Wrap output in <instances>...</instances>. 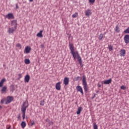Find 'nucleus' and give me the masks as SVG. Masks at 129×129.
Masks as SVG:
<instances>
[{
    "label": "nucleus",
    "mask_w": 129,
    "mask_h": 129,
    "mask_svg": "<svg viewBox=\"0 0 129 129\" xmlns=\"http://www.w3.org/2000/svg\"><path fill=\"white\" fill-rule=\"evenodd\" d=\"M29 106V103L28 101H25L23 103V105L21 106V111L22 112V117L23 119H24L26 117V110Z\"/></svg>",
    "instance_id": "f257e3e1"
},
{
    "label": "nucleus",
    "mask_w": 129,
    "mask_h": 129,
    "mask_svg": "<svg viewBox=\"0 0 129 129\" xmlns=\"http://www.w3.org/2000/svg\"><path fill=\"white\" fill-rule=\"evenodd\" d=\"M82 85L84 86L85 91H88V89L87 88V82H86V77L85 76H83Z\"/></svg>",
    "instance_id": "f03ea898"
},
{
    "label": "nucleus",
    "mask_w": 129,
    "mask_h": 129,
    "mask_svg": "<svg viewBox=\"0 0 129 129\" xmlns=\"http://www.w3.org/2000/svg\"><path fill=\"white\" fill-rule=\"evenodd\" d=\"M18 76H19V79L22 78V74H19L18 75Z\"/></svg>",
    "instance_id": "c9c22d12"
},
{
    "label": "nucleus",
    "mask_w": 129,
    "mask_h": 129,
    "mask_svg": "<svg viewBox=\"0 0 129 129\" xmlns=\"http://www.w3.org/2000/svg\"><path fill=\"white\" fill-rule=\"evenodd\" d=\"M93 127H94V129H97V125L96 124V123H94Z\"/></svg>",
    "instance_id": "2f4dec72"
},
{
    "label": "nucleus",
    "mask_w": 129,
    "mask_h": 129,
    "mask_svg": "<svg viewBox=\"0 0 129 129\" xmlns=\"http://www.w3.org/2000/svg\"><path fill=\"white\" fill-rule=\"evenodd\" d=\"M21 125L22 126L23 128H24L26 126V122L25 121H23L21 123Z\"/></svg>",
    "instance_id": "a878e982"
},
{
    "label": "nucleus",
    "mask_w": 129,
    "mask_h": 129,
    "mask_svg": "<svg viewBox=\"0 0 129 129\" xmlns=\"http://www.w3.org/2000/svg\"><path fill=\"white\" fill-rule=\"evenodd\" d=\"M49 124H53V122L52 121L49 122Z\"/></svg>",
    "instance_id": "ea45409f"
},
{
    "label": "nucleus",
    "mask_w": 129,
    "mask_h": 129,
    "mask_svg": "<svg viewBox=\"0 0 129 129\" xmlns=\"http://www.w3.org/2000/svg\"><path fill=\"white\" fill-rule=\"evenodd\" d=\"M17 30V28L15 27H11L9 28L8 29V33L9 34H14V32H15Z\"/></svg>",
    "instance_id": "39448f33"
},
{
    "label": "nucleus",
    "mask_w": 129,
    "mask_h": 129,
    "mask_svg": "<svg viewBox=\"0 0 129 129\" xmlns=\"http://www.w3.org/2000/svg\"><path fill=\"white\" fill-rule=\"evenodd\" d=\"M115 31L116 33H119V27H118V26H116L115 28Z\"/></svg>",
    "instance_id": "b1692460"
},
{
    "label": "nucleus",
    "mask_w": 129,
    "mask_h": 129,
    "mask_svg": "<svg viewBox=\"0 0 129 129\" xmlns=\"http://www.w3.org/2000/svg\"><path fill=\"white\" fill-rule=\"evenodd\" d=\"M126 87L124 86H121V89H123V90H125Z\"/></svg>",
    "instance_id": "f704fd0d"
},
{
    "label": "nucleus",
    "mask_w": 129,
    "mask_h": 129,
    "mask_svg": "<svg viewBox=\"0 0 129 129\" xmlns=\"http://www.w3.org/2000/svg\"><path fill=\"white\" fill-rule=\"evenodd\" d=\"M31 124L32 126L35 125V121H34V120L31 121Z\"/></svg>",
    "instance_id": "473e14b6"
},
{
    "label": "nucleus",
    "mask_w": 129,
    "mask_h": 129,
    "mask_svg": "<svg viewBox=\"0 0 129 129\" xmlns=\"http://www.w3.org/2000/svg\"><path fill=\"white\" fill-rule=\"evenodd\" d=\"M98 87H101V85H98Z\"/></svg>",
    "instance_id": "c03bdc74"
},
{
    "label": "nucleus",
    "mask_w": 129,
    "mask_h": 129,
    "mask_svg": "<svg viewBox=\"0 0 129 129\" xmlns=\"http://www.w3.org/2000/svg\"><path fill=\"white\" fill-rule=\"evenodd\" d=\"M1 103L3 104L4 103V100H2L1 101Z\"/></svg>",
    "instance_id": "58836bf2"
},
{
    "label": "nucleus",
    "mask_w": 129,
    "mask_h": 129,
    "mask_svg": "<svg viewBox=\"0 0 129 129\" xmlns=\"http://www.w3.org/2000/svg\"><path fill=\"white\" fill-rule=\"evenodd\" d=\"M6 82V79H3L1 80L0 82V87H3V86L4 85V83Z\"/></svg>",
    "instance_id": "6ab92c4d"
},
{
    "label": "nucleus",
    "mask_w": 129,
    "mask_h": 129,
    "mask_svg": "<svg viewBox=\"0 0 129 129\" xmlns=\"http://www.w3.org/2000/svg\"><path fill=\"white\" fill-rule=\"evenodd\" d=\"M24 62L25 64H30L31 63V61H30V59L26 58L25 59Z\"/></svg>",
    "instance_id": "5701e85b"
},
{
    "label": "nucleus",
    "mask_w": 129,
    "mask_h": 129,
    "mask_svg": "<svg viewBox=\"0 0 129 129\" xmlns=\"http://www.w3.org/2000/svg\"><path fill=\"white\" fill-rule=\"evenodd\" d=\"M56 90H61V82H58L55 85Z\"/></svg>",
    "instance_id": "1a4fd4ad"
},
{
    "label": "nucleus",
    "mask_w": 129,
    "mask_h": 129,
    "mask_svg": "<svg viewBox=\"0 0 129 129\" xmlns=\"http://www.w3.org/2000/svg\"><path fill=\"white\" fill-rule=\"evenodd\" d=\"M125 55V50L121 49L120 51V56H121V57H124Z\"/></svg>",
    "instance_id": "ddd939ff"
},
{
    "label": "nucleus",
    "mask_w": 129,
    "mask_h": 129,
    "mask_svg": "<svg viewBox=\"0 0 129 129\" xmlns=\"http://www.w3.org/2000/svg\"><path fill=\"white\" fill-rule=\"evenodd\" d=\"M16 47H18V48H19V49H22V45L20 43H18L16 45Z\"/></svg>",
    "instance_id": "c85d7f7f"
},
{
    "label": "nucleus",
    "mask_w": 129,
    "mask_h": 129,
    "mask_svg": "<svg viewBox=\"0 0 129 129\" xmlns=\"http://www.w3.org/2000/svg\"><path fill=\"white\" fill-rule=\"evenodd\" d=\"M25 51L26 54L29 53L31 51V47H30V46H26Z\"/></svg>",
    "instance_id": "2eb2a0df"
},
{
    "label": "nucleus",
    "mask_w": 129,
    "mask_h": 129,
    "mask_svg": "<svg viewBox=\"0 0 129 129\" xmlns=\"http://www.w3.org/2000/svg\"><path fill=\"white\" fill-rule=\"evenodd\" d=\"M89 3H91V4H93L94 2H95V0H89Z\"/></svg>",
    "instance_id": "72a5a7b5"
},
{
    "label": "nucleus",
    "mask_w": 129,
    "mask_h": 129,
    "mask_svg": "<svg viewBox=\"0 0 129 129\" xmlns=\"http://www.w3.org/2000/svg\"><path fill=\"white\" fill-rule=\"evenodd\" d=\"M78 13H75L74 14H73L72 15V18H76V17H78Z\"/></svg>",
    "instance_id": "cd10ccee"
},
{
    "label": "nucleus",
    "mask_w": 129,
    "mask_h": 129,
    "mask_svg": "<svg viewBox=\"0 0 129 129\" xmlns=\"http://www.w3.org/2000/svg\"><path fill=\"white\" fill-rule=\"evenodd\" d=\"M108 48L109 51H112V50H113V48L112 47V46L110 45L108 46Z\"/></svg>",
    "instance_id": "7c9ffc66"
},
{
    "label": "nucleus",
    "mask_w": 129,
    "mask_h": 129,
    "mask_svg": "<svg viewBox=\"0 0 129 129\" xmlns=\"http://www.w3.org/2000/svg\"><path fill=\"white\" fill-rule=\"evenodd\" d=\"M124 34H129V27L124 31Z\"/></svg>",
    "instance_id": "bb28decb"
},
{
    "label": "nucleus",
    "mask_w": 129,
    "mask_h": 129,
    "mask_svg": "<svg viewBox=\"0 0 129 129\" xmlns=\"http://www.w3.org/2000/svg\"><path fill=\"white\" fill-rule=\"evenodd\" d=\"M103 38V34H102V33H101L99 36L98 39L100 41L102 40Z\"/></svg>",
    "instance_id": "393cba45"
},
{
    "label": "nucleus",
    "mask_w": 129,
    "mask_h": 129,
    "mask_svg": "<svg viewBox=\"0 0 129 129\" xmlns=\"http://www.w3.org/2000/svg\"><path fill=\"white\" fill-rule=\"evenodd\" d=\"M85 15L87 17H89V16H91V10L90 9H88L85 12Z\"/></svg>",
    "instance_id": "9b49d317"
},
{
    "label": "nucleus",
    "mask_w": 129,
    "mask_h": 129,
    "mask_svg": "<svg viewBox=\"0 0 129 129\" xmlns=\"http://www.w3.org/2000/svg\"><path fill=\"white\" fill-rule=\"evenodd\" d=\"M78 61H79V64H81V62H82V59H81V57L80 55L78 56Z\"/></svg>",
    "instance_id": "4be33fe9"
},
{
    "label": "nucleus",
    "mask_w": 129,
    "mask_h": 129,
    "mask_svg": "<svg viewBox=\"0 0 129 129\" xmlns=\"http://www.w3.org/2000/svg\"><path fill=\"white\" fill-rule=\"evenodd\" d=\"M7 86L3 87L1 90L2 93H5V92H6V91H7Z\"/></svg>",
    "instance_id": "aec40b11"
},
{
    "label": "nucleus",
    "mask_w": 129,
    "mask_h": 129,
    "mask_svg": "<svg viewBox=\"0 0 129 129\" xmlns=\"http://www.w3.org/2000/svg\"><path fill=\"white\" fill-rule=\"evenodd\" d=\"M30 77L29 76V75H27L24 78V82L29 83V82L30 81Z\"/></svg>",
    "instance_id": "9d476101"
},
{
    "label": "nucleus",
    "mask_w": 129,
    "mask_h": 129,
    "mask_svg": "<svg viewBox=\"0 0 129 129\" xmlns=\"http://www.w3.org/2000/svg\"><path fill=\"white\" fill-rule=\"evenodd\" d=\"M71 53L73 55V56L74 57V60H75L76 58H77L78 57V56H79V54H78V52H75L74 51H72Z\"/></svg>",
    "instance_id": "6e6552de"
},
{
    "label": "nucleus",
    "mask_w": 129,
    "mask_h": 129,
    "mask_svg": "<svg viewBox=\"0 0 129 129\" xmlns=\"http://www.w3.org/2000/svg\"><path fill=\"white\" fill-rule=\"evenodd\" d=\"M63 83L65 85H68L69 84V78L66 77L64 79Z\"/></svg>",
    "instance_id": "f8f14e48"
},
{
    "label": "nucleus",
    "mask_w": 129,
    "mask_h": 129,
    "mask_svg": "<svg viewBox=\"0 0 129 129\" xmlns=\"http://www.w3.org/2000/svg\"><path fill=\"white\" fill-rule=\"evenodd\" d=\"M16 9H19V7L18 6V4H16Z\"/></svg>",
    "instance_id": "a19ab883"
},
{
    "label": "nucleus",
    "mask_w": 129,
    "mask_h": 129,
    "mask_svg": "<svg viewBox=\"0 0 129 129\" xmlns=\"http://www.w3.org/2000/svg\"><path fill=\"white\" fill-rule=\"evenodd\" d=\"M111 81H112L111 79H109V80H105L104 81V84H110V83H111Z\"/></svg>",
    "instance_id": "dca6fc26"
},
{
    "label": "nucleus",
    "mask_w": 129,
    "mask_h": 129,
    "mask_svg": "<svg viewBox=\"0 0 129 129\" xmlns=\"http://www.w3.org/2000/svg\"><path fill=\"white\" fill-rule=\"evenodd\" d=\"M17 21L16 20H13L12 22V26L13 27V28H15V29H17Z\"/></svg>",
    "instance_id": "4468645a"
},
{
    "label": "nucleus",
    "mask_w": 129,
    "mask_h": 129,
    "mask_svg": "<svg viewBox=\"0 0 129 129\" xmlns=\"http://www.w3.org/2000/svg\"><path fill=\"white\" fill-rule=\"evenodd\" d=\"M69 47L71 52L74 51V47L73 46V44L70 43Z\"/></svg>",
    "instance_id": "a211bd4d"
},
{
    "label": "nucleus",
    "mask_w": 129,
    "mask_h": 129,
    "mask_svg": "<svg viewBox=\"0 0 129 129\" xmlns=\"http://www.w3.org/2000/svg\"><path fill=\"white\" fill-rule=\"evenodd\" d=\"M14 100V97L13 96H8L7 97V100L6 101V104H8L11 103Z\"/></svg>",
    "instance_id": "20e7f679"
},
{
    "label": "nucleus",
    "mask_w": 129,
    "mask_h": 129,
    "mask_svg": "<svg viewBox=\"0 0 129 129\" xmlns=\"http://www.w3.org/2000/svg\"><path fill=\"white\" fill-rule=\"evenodd\" d=\"M41 48H44V45H42L41 46Z\"/></svg>",
    "instance_id": "79ce46f5"
},
{
    "label": "nucleus",
    "mask_w": 129,
    "mask_h": 129,
    "mask_svg": "<svg viewBox=\"0 0 129 129\" xmlns=\"http://www.w3.org/2000/svg\"><path fill=\"white\" fill-rule=\"evenodd\" d=\"M5 18L8 19V20H12L13 19H15V16H14V14H13V13H9L5 16Z\"/></svg>",
    "instance_id": "7ed1b4c3"
},
{
    "label": "nucleus",
    "mask_w": 129,
    "mask_h": 129,
    "mask_svg": "<svg viewBox=\"0 0 129 129\" xmlns=\"http://www.w3.org/2000/svg\"><path fill=\"white\" fill-rule=\"evenodd\" d=\"M40 104L43 106L45 104V100H43L42 101H41Z\"/></svg>",
    "instance_id": "c756f323"
},
{
    "label": "nucleus",
    "mask_w": 129,
    "mask_h": 129,
    "mask_svg": "<svg viewBox=\"0 0 129 129\" xmlns=\"http://www.w3.org/2000/svg\"><path fill=\"white\" fill-rule=\"evenodd\" d=\"M29 1H30V2H33L34 0H29Z\"/></svg>",
    "instance_id": "37998d69"
},
{
    "label": "nucleus",
    "mask_w": 129,
    "mask_h": 129,
    "mask_svg": "<svg viewBox=\"0 0 129 129\" xmlns=\"http://www.w3.org/2000/svg\"><path fill=\"white\" fill-rule=\"evenodd\" d=\"M0 108H2V106H0Z\"/></svg>",
    "instance_id": "a18cd8bd"
},
{
    "label": "nucleus",
    "mask_w": 129,
    "mask_h": 129,
    "mask_svg": "<svg viewBox=\"0 0 129 129\" xmlns=\"http://www.w3.org/2000/svg\"><path fill=\"white\" fill-rule=\"evenodd\" d=\"M43 30H41L37 34V37H38L39 38H42L43 37Z\"/></svg>",
    "instance_id": "f3484780"
},
{
    "label": "nucleus",
    "mask_w": 129,
    "mask_h": 129,
    "mask_svg": "<svg viewBox=\"0 0 129 129\" xmlns=\"http://www.w3.org/2000/svg\"><path fill=\"white\" fill-rule=\"evenodd\" d=\"M78 78H79V77H78Z\"/></svg>",
    "instance_id": "49530a36"
},
{
    "label": "nucleus",
    "mask_w": 129,
    "mask_h": 129,
    "mask_svg": "<svg viewBox=\"0 0 129 129\" xmlns=\"http://www.w3.org/2000/svg\"><path fill=\"white\" fill-rule=\"evenodd\" d=\"M124 41L125 44L129 43V35H126L124 37Z\"/></svg>",
    "instance_id": "423d86ee"
},
{
    "label": "nucleus",
    "mask_w": 129,
    "mask_h": 129,
    "mask_svg": "<svg viewBox=\"0 0 129 129\" xmlns=\"http://www.w3.org/2000/svg\"><path fill=\"white\" fill-rule=\"evenodd\" d=\"M81 67H83V64H82V61H81V63H80Z\"/></svg>",
    "instance_id": "e433bc0d"
},
{
    "label": "nucleus",
    "mask_w": 129,
    "mask_h": 129,
    "mask_svg": "<svg viewBox=\"0 0 129 129\" xmlns=\"http://www.w3.org/2000/svg\"><path fill=\"white\" fill-rule=\"evenodd\" d=\"M81 111H82V107H80L78 109V111H77V114H79L81 112Z\"/></svg>",
    "instance_id": "412c9836"
},
{
    "label": "nucleus",
    "mask_w": 129,
    "mask_h": 129,
    "mask_svg": "<svg viewBox=\"0 0 129 129\" xmlns=\"http://www.w3.org/2000/svg\"><path fill=\"white\" fill-rule=\"evenodd\" d=\"M11 128V126L8 125L7 126V129H10Z\"/></svg>",
    "instance_id": "4c0bfd02"
},
{
    "label": "nucleus",
    "mask_w": 129,
    "mask_h": 129,
    "mask_svg": "<svg viewBox=\"0 0 129 129\" xmlns=\"http://www.w3.org/2000/svg\"><path fill=\"white\" fill-rule=\"evenodd\" d=\"M76 89L77 91H79V92H80L82 94H83V89H82V87H81V86H77Z\"/></svg>",
    "instance_id": "0eeeda50"
}]
</instances>
